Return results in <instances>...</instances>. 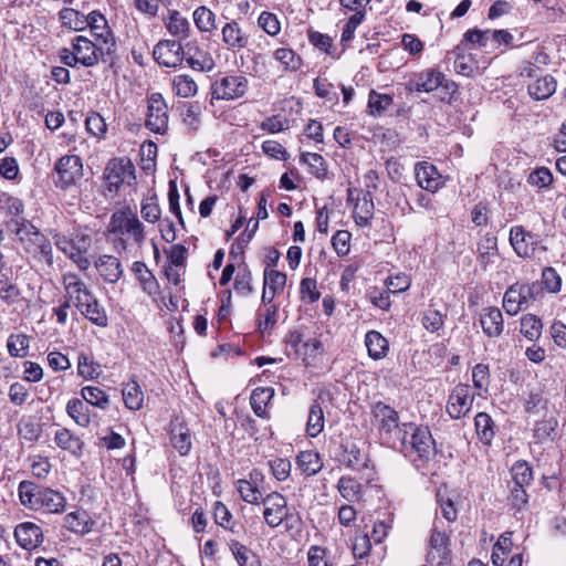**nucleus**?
I'll list each match as a JSON object with an SVG mask.
<instances>
[{"mask_svg": "<svg viewBox=\"0 0 566 566\" xmlns=\"http://www.w3.org/2000/svg\"><path fill=\"white\" fill-rule=\"evenodd\" d=\"M170 442L180 455H187L191 449L192 440L189 428L179 419L170 422Z\"/></svg>", "mask_w": 566, "mask_h": 566, "instance_id": "26", "label": "nucleus"}, {"mask_svg": "<svg viewBox=\"0 0 566 566\" xmlns=\"http://www.w3.org/2000/svg\"><path fill=\"white\" fill-rule=\"evenodd\" d=\"M286 284V274L273 269H264L263 272V289H266L272 294H280L283 292Z\"/></svg>", "mask_w": 566, "mask_h": 566, "instance_id": "54", "label": "nucleus"}, {"mask_svg": "<svg viewBox=\"0 0 566 566\" xmlns=\"http://www.w3.org/2000/svg\"><path fill=\"white\" fill-rule=\"evenodd\" d=\"M325 426V416L321 402L314 400L308 408V416L306 421V433L311 438H316Z\"/></svg>", "mask_w": 566, "mask_h": 566, "instance_id": "37", "label": "nucleus"}, {"mask_svg": "<svg viewBox=\"0 0 566 566\" xmlns=\"http://www.w3.org/2000/svg\"><path fill=\"white\" fill-rule=\"evenodd\" d=\"M371 413L381 443L390 448H397L400 438L407 430L408 422L400 423L398 412L381 401L373 406Z\"/></svg>", "mask_w": 566, "mask_h": 566, "instance_id": "4", "label": "nucleus"}, {"mask_svg": "<svg viewBox=\"0 0 566 566\" xmlns=\"http://www.w3.org/2000/svg\"><path fill=\"white\" fill-rule=\"evenodd\" d=\"M553 175L546 167H538L527 176L528 185L538 189L548 188L553 182Z\"/></svg>", "mask_w": 566, "mask_h": 566, "instance_id": "63", "label": "nucleus"}, {"mask_svg": "<svg viewBox=\"0 0 566 566\" xmlns=\"http://www.w3.org/2000/svg\"><path fill=\"white\" fill-rule=\"evenodd\" d=\"M277 305L259 306L256 311V325L261 334H269L277 323Z\"/></svg>", "mask_w": 566, "mask_h": 566, "instance_id": "43", "label": "nucleus"}, {"mask_svg": "<svg viewBox=\"0 0 566 566\" xmlns=\"http://www.w3.org/2000/svg\"><path fill=\"white\" fill-rule=\"evenodd\" d=\"M512 479L516 485H530L533 481V471L526 461H517L511 469Z\"/></svg>", "mask_w": 566, "mask_h": 566, "instance_id": "62", "label": "nucleus"}, {"mask_svg": "<svg viewBox=\"0 0 566 566\" xmlns=\"http://www.w3.org/2000/svg\"><path fill=\"white\" fill-rule=\"evenodd\" d=\"M539 292V286L536 282L521 283L515 282L504 293L503 308L510 316H515L520 312L528 308L532 301L536 300Z\"/></svg>", "mask_w": 566, "mask_h": 566, "instance_id": "7", "label": "nucleus"}, {"mask_svg": "<svg viewBox=\"0 0 566 566\" xmlns=\"http://www.w3.org/2000/svg\"><path fill=\"white\" fill-rule=\"evenodd\" d=\"M473 401L474 395L471 394L470 386L458 384L448 397L446 411L451 419H461L471 411Z\"/></svg>", "mask_w": 566, "mask_h": 566, "instance_id": "14", "label": "nucleus"}, {"mask_svg": "<svg viewBox=\"0 0 566 566\" xmlns=\"http://www.w3.org/2000/svg\"><path fill=\"white\" fill-rule=\"evenodd\" d=\"M87 27H90L96 41L105 45L106 53H114L116 42L113 31L108 27L106 18L99 11H92L87 14Z\"/></svg>", "mask_w": 566, "mask_h": 566, "instance_id": "19", "label": "nucleus"}, {"mask_svg": "<svg viewBox=\"0 0 566 566\" xmlns=\"http://www.w3.org/2000/svg\"><path fill=\"white\" fill-rule=\"evenodd\" d=\"M557 427V420L554 418L542 420L535 423L534 427V439L536 442L542 443L553 439V434Z\"/></svg>", "mask_w": 566, "mask_h": 566, "instance_id": "64", "label": "nucleus"}, {"mask_svg": "<svg viewBox=\"0 0 566 566\" xmlns=\"http://www.w3.org/2000/svg\"><path fill=\"white\" fill-rule=\"evenodd\" d=\"M75 306L85 316V318H87L94 325L98 327L107 326V313L93 293L85 294L83 301L75 303Z\"/></svg>", "mask_w": 566, "mask_h": 566, "instance_id": "21", "label": "nucleus"}, {"mask_svg": "<svg viewBox=\"0 0 566 566\" xmlns=\"http://www.w3.org/2000/svg\"><path fill=\"white\" fill-rule=\"evenodd\" d=\"M30 347L29 336L22 333H12L7 339V349L11 357L23 358L28 356Z\"/></svg>", "mask_w": 566, "mask_h": 566, "instance_id": "51", "label": "nucleus"}, {"mask_svg": "<svg viewBox=\"0 0 566 566\" xmlns=\"http://www.w3.org/2000/svg\"><path fill=\"white\" fill-rule=\"evenodd\" d=\"M66 413L83 428L91 422L90 409L83 399H70L66 403Z\"/></svg>", "mask_w": 566, "mask_h": 566, "instance_id": "46", "label": "nucleus"}, {"mask_svg": "<svg viewBox=\"0 0 566 566\" xmlns=\"http://www.w3.org/2000/svg\"><path fill=\"white\" fill-rule=\"evenodd\" d=\"M415 175L420 188L436 192L443 187L444 180L437 167L428 161H419L415 165Z\"/></svg>", "mask_w": 566, "mask_h": 566, "instance_id": "20", "label": "nucleus"}, {"mask_svg": "<svg viewBox=\"0 0 566 566\" xmlns=\"http://www.w3.org/2000/svg\"><path fill=\"white\" fill-rule=\"evenodd\" d=\"M63 27L74 31H82L87 28V15L72 8H64L59 12Z\"/></svg>", "mask_w": 566, "mask_h": 566, "instance_id": "48", "label": "nucleus"}, {"mask_svg": "<svg viewBox=\"0 0 566 566\" xmlns=\"http://www.w3.org/2000/svg\"><path fill=\"white\" fill-rule=\"evenodd\" d=\"M9 227L28 253L49 266L53 265L52 243L36 227L24 218L12 219Z\"/></svg>", "mask_w": 566, "mask_h": 566, "instance_id": "2", "label": "nucleus"}, {"mask_svg": "<svg viewBox=\"0 0 566 566\" xmlns=\"http://www.w3.org/2000/svg\"><path fill=\"white\" fill-rule=\"evenodd\" d=\"M20 294V289L14 280L0 273V301L12 305L19 300Z\"/></svg>", "mask_w": 566, "mask_h": 566, "instance_id": "56", "label": "nucleus"}, {"mask_svg": "<svg viewBox=\"0 0 566 566\" xmlns=\"http://www.w3.org/2000/svg\"><path fill=\"white\" fill-rule=\"evenodd\" d=\"M54 171L57 176L54 184L57 188L66 190L75 186L83 177L82 159L76 155H65L54 165Z\"/></svg>", "mask_w": 566, "mask_h": 566, "instance_id": "9", "label": "nucleus"}, {"mask_svg": "<svg viewBox=\"0 0 566 566\" xmlns=\"http://www.w3.org/2000/svg\"><path fill=\"white\" fill-rule=\"evenodd\" d=\"M300 470L307 476L317 474L323 468L319 453L314 450L301 451L296 457Z\"/></svg>", "mask_w": 566, "mask_h": 566, "instance_id": "39", "label": "nucleus"}, {"mask_svg": "<svg viewBox=\"0 0 566 566\" xmlns=\"http://www.w3.org/2000/svg\"><path fill=\"white\" fill-rule=\"evenodd\" d=\"M480 325L488 337L501 336L504 331L502 312L495 306L483 308L480 314Z\"/></svg>", "mask_w": 566, "mask_h": 566, "instance_id": "24", "label": "nucleus"}, {"mask_svg": "<svg viewBox=\"0 0 566 566\" xmlns=\"http://www.w3.org/2000/svg\"><path fill=\"white\" fill-rule=\"evenodd\" d=\"M99 276L106 283H117L124 275V269L120 260L111 254L99 255L94 263Z\"/></svg>", "mask_w": 566, "mask_h": 566, "instance_id": "22", "label": "nucleus"}, {"mask_svg": "<svg viewBox=\"0 0 566 566\" xmlns=\"http://www.w3.org/2000/svg\"><path fill=\"white\" fill-rule=\"evenodd\" d=\"M95 521L91 517L88 512L84 510H76L67 513L63 518V526L71 533L76 535H86L92 532Z\"/></svg>", "mask_w": 566, "mask_h": 566, "instance_id": "25", "label": "nucleus"}, {"mask_svg": "<svg viewBox=\"0 0 566 566\" xmlns=\"http://www.w3.org/2000/svg\"><path fill=\"white\" fill-rule=\"evenodd\" d=\"M186 52L179 41L176 40H161L153 51L154 59L166 67H177L181 65L186 55L190 54L189 44Z\"/></svg>", "mask_w": 566, "mask_h": 566, "instance_id": "15", "label": "nucleus"}, {"mask_svg": "<svg viewBox=\"0 0 566 566\" xmlns=\"http://www.w3.org/2000/svg\"><path fill=\"white\" fill-rule=\"evenodd\" d=\"M274 397V389L271 387H258L252 391L250 405L253 412L263 419H269L268 405Z\"/></svg>", "mask_w": 566, "mask_h": 566, "instance_id": "32", "label": "nucleus"}, {"mask_svg": "<svg viewBox=\"0 0 566 566\" xmlns=\"http://www.w3.org/2000/svg\"><path fill=\"white\" fill-rule=\"evenodd\" d=\"M181 116L182 123L187 126L189 130H198L201 123V107L199 103L195 102L185 104Z\"/></svg>", "mask_w": 566, "mask_h": 566, "instance_id": "58", "label": "nucleus"}, {"mask_svg": "<svg viewBox=\"0 0 566 566\" xmlns=\"http://www.w3.org/2000/svg\"><path fill=\"white\" fill-rule=\"evenodd\" d=\"M63 285L70 298H74L75 303L83 301L85 294H92L84 281L75 273L63 274Z\"/></svg>", "mask_w": 566, "mask_h": 566, "instance_id": "40", "label": "nucleus"}, {"mask_svg": "<svg viewBox=\"0 0 566 566\" xmlns=\"http://www.w3.org/2000/svg\"><path fill=\"white\" fill-rule=\"evenodd\" d=\"M221 35L222 42L233 52L240 51L249 44V35L235 20H231L222 27Z\"/></svg>", "mask_w": 566, "mask_h": 566, "instance_id": "23", "label": "nucleus"}, {"mask_svg": "<svg viewBox=\"0 0 566 566\" xmlns=\"http://www.w3.org/2000/svg\"><path fill=\"white\" fill-rule=\"evenodd\" d=\"M547 407V399L544 398L543 390L541 388L531 389L527 396L524 398V410L527 413H534L539 410H544Z\"/></svg>", "mask_w": 566, "mask_h": 566, "instance_id": "60", "label": "nucleus"}, {"mask_svg": "<svg viewBox=\"0 0 566 566\" xmlns=\"http://www.w3.org/2000/svg\"><path fill=\"white\" fill-rule=\"evenodd\" d=\"M475 432L484 446H490L495 437V424L486 412H479L474 418Z\"/></svg>", "mask_w": 566, "mask_h": 566, "instance_id": "38", "label": "nucleus"}, {"mask_svg": "<svg viewBox=\"0 0 566 566\" xmlns=\"http://www.w3.org/2000/svg\"><path fill=\"white\" fill-rule=\"evenodd\" d=\"M274 59L283 65L284 71L295 72L302 66V59L292 49L279 48L273 53Z\"/></svg>", "mask_w": 566, "mask_h": 566, "instance_id": "55", "label": "nucleus"}, {"mask_svg": "<svg viewBox=\"0 0 566 566\" xmlns=\"http://www.w3.org/2000/svg\"><path fill=\"white\" fill-rule=\"evenodd\" d=\"M450 559L449 537L434 523L429 539L427 560L437 566H448Z\"/></svg>", "mask_w": 566, "mask_h": 566, "instance_id": "16", "label": "nucleus"}, {"mask_svg": "<svg viewBox=\"0 0 566 566\" xmlns=\"http://www.w3.org/2000/svg\"><path fill=\"white\" fill-rule=\"evenodd\" d=\"M66 497L60 491L43 488L38 511L51 514H61L66 509Z\"/></svg>", "mask_w": 566, "mask_h": 566, "instance_id": "29", "label": "nucleus"}, {"mask_svg": "<svg viewBox=\"0 0 566 566\" xmlns=\"http://www.w3.org/2000/svg\"><path fill=\"white\" fill-rule=\"evenodd\" d=\"M337 490L348 502H357L361 500L363 485L353 476H342L337 482Z\"/></svg>", "mask_w": 566, "mask_h": 566, "instance_id": "45", "label": "nucleus"}, {"mask_svg": "<svg viewBox=\"0 0 566 566\" xmlns=\"http://www.w3.org/2000/svg\"><path fill=\"white\" fill-rule=\"evenodd\" d=\"M237 491L241 499L250 504H259L262 501V493L255 485L247 482L245 479L238 480Z\"/></svg>", "mask_w": 566, "mask_h": 566, "instance_id": "61", "label": "nucleus"}, {"mask_svg": "<svg viewBox=\"0 0 566 566\" xmlns=\"http://www.w3.org/2000/svg\"><path fill=\"white\" fill-rule=\"evenodd\" d=\"M249 91V80L237 73L226 74L214 80L210 87L211 99L233 101L243 97Z\"/></svg>", "mask_w": 566, "mask_h": 566, "instance_id": "8", "label": "nucleus"}, {"mask_svg": "<svg viewBox=\"0 0 566 566\" xmlns=\"http://www.w3.org/2000/svg\"><path fill=\"white\" fill-rule=\"evenodd\" d=\"M72 46L75 51V56L78 64L85 67L95 66L99 60L106 62L105 55H108L105 45L94 43L83 35H77L72 40Z\"/></svg>", "mask_w": 566, "mask_h": 566, "instance_id": "13", "label": "nucleus"}, {"mask_svg": "<svg viewBox=\"0 0 566 566\" xmlns=\"http://www.w3.org/2000/svg\"><path fill=\"white\" fill-rule=\"evenodd\" d=\"M192 19L196 28L202 33H212L217 30L216 13L206 6L196 8Z\"/></svg>", "mask_w": 566, "mask_h": 566, "instance_id": "42", "label": "nucleus"}, {"mask_svg": "<svg viewBox=\"0 0 566 566\" xmlns=\"http://www.w3.org/2000/svg\"><path fill=\"white\" fill-rule=\"evenodd\" d=\"M228 546L239 566H261L259 556L237 539H229Z\"/></svg>", "mask_w": 566, "mask_h": 566, "instance_id": "35", "label": "nucleus"}, {"mask_svg": "<svg viewBox=\"0 0 566 566\" xmlns=\"http://www.w3.org/2000/svg\"><path fill=\"white\" fill-rule=\"evenodd\" d=\"M403 436L400 438L396 449H399L406 457L420 468L434 453V440L427 427H420L408 422Z\"/></svg>", "mask_w": 566, "mask_h": 566, "instance_id": "3", "label": "nucleus"}, {"mask_svg": "<svg viewBox=\"0 0 566 566\" xmlns=\"http://www.w3.org/2000/svg\"><path fill=\"white\" fill-rule=\"evenodd\" d=\"M54 244L67 258H70L81 271H86L90 266V261L86 256L92 247V237L86 229H75L70 237L55 233Z\"/></svg>", "mask_w": 566, "mask_h": 566, "instance_id": "5", "label": "nucleus"}, {"mask_svg": "<svg viewBox=\"0 0 566 566\" xmlns=\"http://www.w3.org/2000/svg\"><path fill=\"white\" fill-rule=\"evenodd\" d=\"M374 210L373 196L364 195L363 198H358L353 211L355 223L360 228L369 227L374 218Z\"/></svg>", "mask_w": 566, "mask_h": 566, "instance_id": "34", "label": "nucleus"}, {"mask_svg": "<svg viewBox=\"0 0 566 566\" xmlns=\"http://www.w3.org/2000/svg\"><path fill=\"white\" fill-rule=\"evenodd\" d=\"M263 518L271 528L279 527L284 521L291 517L287 500L279 492H271L262 499Z\"/></svg>", "mask_w": 566, "mask_h": 566, "instance_id": "12", "label": "nucleus"}, {"mask_svg": "<svg viewBox=\"0 0 566 566\" xmlns=\"http://www.w3.org/2000/svg\"><path fill=\"white\" fill-rule=\"evenodd\" d=\"M81 396L86 403L101 409H106L109 402L107 394L97 386L83 387Z\"/></svg>", "mask_w": 566, "mask_h": 566, "instance_id": "57", "label": "nucleus"}, {"mask_svg": "<svg viewBox=\"0 0 566 566\" xmlns=\"http://www.w3.org/2000/svg\"><path fill=\"white\" fill-rule=\"evenodd\" d=\"M133 174L134 165L130 159L126 157L111 159L104 171L108 190L117 191L126 178L133 176Z\"/></svg>", "mask_w": 566, "mask_h": 566, "instance_id": "17", "label": "nucleus"}, {"mask_svg": "<svg viewBox=\"0 0 566 566\" xmlns=\"http://www.w3.org/2000/svg\"><path fill=\"white\" fill-rule=\"evenodd\" d=\"M123 401L129 410H139L144 403V392L135 380L128 381L122 389Z\"/></svg>", "mask_w": 566, "mask_h": 566, "instance_id": "44", "label": "nucleus"}, {"mask_svg": "<svg viewBox=\"0 0 566 566\" xmlns=\"http://www.w3.org/2000/svg\"><path fill=\"white\" fill-rule=\"evenodd\" d=\"M342 453L338 461L352 470H361L366 467V458L358 446L350 440H343L340 443Z\"/></svg>", "mask_w": 566, "mask_h": 566, "instance_id": "27", "label": "nucleus"}, {"mask_svg": "<svg viewBox=\"0 0 566 566\" xmlns=\"http://www.w3.org/2000/svg\"><path fill=\"white\" fill-rule=\"evenodd\" d=\"M543 324L534 314H525L521 317V333L531 342H536L542 336Z\"/></svg>", "mask_w": 566, "mask_h": 566, "instance_id": "50", "label": "nucleus"}, {"mask_svg": "<svg viewBox=\"0 0 566 566\" xmlns=\"http://www.w3.org/2000/svg\"><path fill=\"white\" fill-rule=\"evenodd\" d=\"M54 442L63 450L80 455L83 449V441L69 429L61 428L54 433Z\"/></svg>", "mask_w": 566, "mask_h": 566, "instance_id": "41", "label": "nucleus"}, {"mask_svg": "<svg viewBox=\"0 0 566 566\" xmlns=\"http://www.w3.org/2000/svg\"><path fill=\"white\" fill-rule=\"evenodd\" d=\"M13 537L18 546L24 551L39 548L44 542V533L40 525L34 522L19 523L13 531Z\"/></svg>", "mask_w": 566, "mask_h": 566, "instance_id": "18", "label": "nucleus"}, {"mask_svg": "<svg viewBox=\"0 0 566 566\" xmlns=\"http://www.w3.org/2000/svg\"><path fill=\"white\" fill-rule=\"evenodd\" d=\"M497 252V239L491 233H486L478 244V260L485 268L493 260Z\"/></svg>", "mask_w": 566, "mask_h": 566, "instance_id": "53", "label": "nucleus"}, {"mask_svg": "<svg viewBox=\"0 0 566 566\" xmlns=\"http://www.w3.org/2000/svg\"><path fill=\"white\" fill-rule=\"evenodd\" d=\"M106 232L118 254L130 247L140 249L146 241V231L138 216L129 208L116 210L109 219Z\"/></svg>", "mask_w": 566, "mask_h": 566, "instance_id": "1", "label": "nucleus"}, {"mask_svg": "<svg viewBox=\"0 0 566 566\" xmlns=\"http://www.w3.org/2000/svg\"><path fill=\"white\" fill-rule=\"evenodd\" d=\"M556 87V80L552 75L546 74L530 83L527 90L534 99L542 101L551 97L555 93Z\"/></svg>", "mask_w": 566, "mask_h": 566, "instance_id": "36", "label": "nucleus"}, {"mask_svg": "<svg viewBox=\"0 0 566 566\" xmlns=\"http://www.w3.org/2000/svg\"><path fill=\"white\" fill-rule=\"evenodd\" d=\"M132 272L134 273L145 293L148 295H156L158 293L159 284L153 272L144 262L135 261L132 264Z\"/></svg>", "mask_w": 566, "mask_h": 566, "instance_id": "31", "label": "nucleus"}, {"mask_svg": "<svg viewBox=\"0 0 566 566\" xmlns=\"http://www.w3.org/2000/svg\"><path fill=\"white\" fill-rule=\"evenodd\" d=\"M510 244L514 252L523 259H530L537 249L546 251L542 245L541 237L537 233L527 231L523 226H514L510 229Z\"/></svg>", "mask_w": 566, "mask_h": 566, "instance_id": "11", "label": "nucleus"}, {"mask_svg": "<svg viewBox=\"0 0 566 566\" xmlns=\"http://www.w3.org/2000/svg\"><path fill=\"white\" fill-rule=\"evenodd\" d=\"M44 486L23 480L18 485V496L22 506L31 511H38Z\"/></svg>", "mask_w": 566, "mask_h": 566, "instance_id": "28", "label": "nucleus"}, {"mask_svg": "<svg viewBox=\"0 0 566 566\" xmlns=\"http://www.w3.org/2000/svg\"><path fill=\"white\" fill-rule=\"evenodd\" d=\"M394 103L392 95L371 90L368 94L367 113L374 117L382 115Z\"/></svg>", "mask_w": 566, "mask_h": 566, "instance_id": "47", "label": "nucleus"}, {"mask_svg": "<svg viewBox=\"0 0 566 566\" xmlns=\"http://www.w3.org/2000/svg\"><path fill=\"white\" fill-rule=\"evenodd\" d=\"M368 356L374 360L382 359L389 352V342L378 332L369 331L365 335Z\"/></svg>", "mask_w": 566, "mask_h": 566, "instance_id": "33", "label": "nucleus"}, {"mask_svg": "<svg viewBox=\"0 0 566 566\" xmlns=\"http://www.w3.org/2000/svg\"><path fill=\"white\" fill-rule=\"evenodd\" d=\"M0 209L13 219H20L24 211V205L19 198L2 192L0 193Z\"/></svg>", "mask_w": 566, "mask_h": 566, "instance_id": "59", "label": "nucleus"}, {"mask_svg": "<svg viewBox=\"0 0 566 566\" xmlns=\"http://www.w3.org/2000/svg\"><path fill=\"white\" fill-rule=\"evenodd\" d=\"M168 106L160 93H151L147 97L145 126L153 133L164 135L168 130Z\"/></svg>", "mask_w": 566, "mask_h": 566, "instance_id": "10", "label": "nucleus"}, {"mask_svg": "<svg viewBox=\"0 0 566 566\" xmlns=\"http://www.w3.org/2000/svg\"><path fill=\"white\" fill-rule=\"evenodd\" d=\"M172 92L182 98H189L197 94L198 86L195 80L187 74L175 75L172 81Z\"/></svg>", "mask_w": 566, "mask_h": 566, "instance_id": "49", "label": "nucleus"}, {"mask_svg": "<svg viewBox=\"0 0 566 566\" xmlns=\"http://www.w3.org/2000/svg\"><path fill=\"white\" fill-rule=\"evenodd\" d=\"M440 86L450 95L454 94L458 88L457 84L447 80L441 71L430 67L413 73L406 84V90L408 92L431 93Z\"/></svg>", "mask_w": 566, "mask_h": 566, "instance_id": "6", "label": "nucleus"}, {"mask_svg": "<svg viewBox=\"0 0 566 566\" xmlns=\"http://www.w3.org/2000/svg\"><path fill=\"white\" fill-rule=\"evenodd\" d=\"M301 163L307 165L310 174L323 180L327 176V165L322 155L316 153H302Z\"/></svg>", "mask_w": 566, "mask_h": 566, "instance_id": "52", "label": "nucleus"}, {"mask_svg": "<svg viewBox=\"0 0 566 566\" xmlns=\"http://www.w3.org/2000/svg\"><path fill=\"white\" fill-rule=\"evenodd\" d=\"M164 24L168 32L179 40L187 39L190 35L189 20L177 10H168L167 17L164 18Z\"/></svg>", "mask_w": 566, "mask_h": 566, "instance_id": "30", "label": "nucleus"}]
</instances>
